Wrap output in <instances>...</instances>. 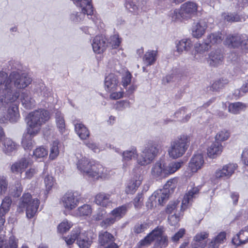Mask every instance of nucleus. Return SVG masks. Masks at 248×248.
Wrapping results in <instances>:
<instances>
[{
	"label": "nucleus",
	"mask_w": 248,
	"mask_h": 248,
	"mask_svg": "<svg viewBox=\"0 0 248 248\" xmlns=\"http://www.w3.org/2000/svg\"><path fill=\"white\" fill-rule=\"evenodd\" d=\"M190 142V137L186 134L181 135L171 141L168 151L170 156L176 159L182 156L187 150Z\"/></svg>",
	"instance_id": "nucleus-5"
},
{
	"label": "nucleus",
	"mask_w": 248,
	"mask_h": 248,
	"mask_svg": "<svg viewBox=\"0 0 248 248\" xmlns=\"http://www.w3.org/2000/svg\"><path fill=\"white\" fill-rule=\"evenodd\" d=\"M152 174L159 178H166L165 170V165H162L160 162H156L152 169Z\"/></svg>",
	"instance_id": "nucleus-34"
},
{
	"label": "nucleus",
	"mask_w": 248,
	"mask_h": 248,
	"mask_svg": "<svg viewBox=\"0 0 248 248\" xmlns=\"http://www.w3.org/2000/svg\"><path fill=\"white\" fill-rule=\"evenodd\" d=\"M72 225L69 223L67 220H64L58 226V231L60 233H63L71 228Z\"/></svg>",
	"instance_id": "nucleus-54"
},
{
	"label": "nucleus",
	"mask_w": 248,
	"mask_h": 248,
	"mask_svg": "<svg viewBox=\"0 0 248 248\" xmlns=\"http://www.w3.org/2000/svg\"><path fill=\"white\" fill-rule=\"evenodd\" d=\"M44 182L47 192L51 189L53 185V178L49 175L46 176L44 179Z\"/></svg>",
	"instance_id": "nucleus-61"
},
{
	"label": "nucleus",
	"mask_w": 248,
	"mask_h": 248,
	"mask_svg": "<svg viewBox=\"0 0 248 248\" xmlns=\"http://www.w3.org/2000/svg\"><path fill=\"white\" fill-rule=\"evenodd\" d=\"M203 156L202 154L194 155L188 163V169L193 173L200 170L204 164Z\"/></svg>",
	"instance_id": "nucleus-18"
},
{
	"label": "nucleus",
	"mask_w": 248,
	"mask_h": 248,
	"mask_svg": "<svg viewBox=\"0 0 248 248\" xmlns=\"http://www.w3.org/2000/svg\"><path fill=\"white\" fill-rule=\"evenodd\" d=\"M206 246V241H202L193 239V242L191 245L192 248H204Z\"/></svg>",
	"instance_id": "nucleus-62"
},
{
	"label": "nucleus",
	"mask_w": 248,
	"mask_h": 248,
	"mask_svg": "<svg viewBox=\"0 0 248 248\" xmlns=\"http://www.w3.org/2000/svg\"><path fill=\"white\" fill-rule=\"evenodd\" d=\"M93 208L90 204H84L78 208L76 214L80 217H90L92 215Z\"/></svg>",
	"instance_id": "nucleus-37"
},
{
	"label": "nucleus",
	"mask_w": 248,
	"mask_h": 248,
	"mask_svg": "<svg viewBox=\"0 0 248 248\" xmlns=\"http://www.w3.org/2000/svg\"><path fill=\"white\" fill-rule=\"evenodd\" d=\"M110 93L109 95V98L111 100H117L120 99L123 97L124 95V92L120 91V92H109Z\"/></svg>",
	"instance_id": "nucleus-63"
},
{
	"label": "nucleus",
	"mask_w": 248,
	"mask_h": 248,
	"mask_svg": "<svg viewBox=\"0 0 248 248\" xmlns=\"http://www.w3.org/2000/svg\"><path fill=\"white\" fill-rule=\"evenodd\" d=\"M154 241H155L154 245V248H166L168 246V237L165 233L163 226L155 227L140 240L139 245L149 247Z\"/></svg>",
	"instance_id": "nucleus-1"
},
{
	"label": "nucleus",
	"mask_w": 248,
	"mask_h": 248,
	"mask_svg": "<svg viewBox=\"0 0 248 248\" xmlns=\"http://www.w3.org/2000/svg\"><path fill=\"white\" fill-rule=\"evenodd\" d=\"M183 162L181 161H172L168 164V165H165V170L166 177L174 173L179 170L182 166Z\"/></svg>",
	"instance_id": "nucleus-31"
},
{
	"label": "nucleus",
	"mask_w": 248,
	"mask_h": 248,
	"mask_svg": "<svg viewBox=\"0 0 248 248\" xmlns=\"http://www.w3.org/2000/svg\"><path fill=\"white\" fill-rule=\"evenodd\" d=\"M135 155L138 156L136 149L133 151H124L123 153V160L124 162L128 161L131 160Z\"/></svg>",
	"instance_id": "nucleus-52"
},
{
	"label": "nucleus",
	"mask_w": 248,
	"mask_h": 248,
	"mask_svg": "<svg viewBox=\"0 0 248 248\" xmlns=\"http://www.w3.org/2000/svg\"><path fill=\"white\" fill-rule=\"evenodd\" d=\"M7 116L10 122H16L20 118L18 106L16 104L11 106L8 109Z\"/></svg>",
	"instance_id": "nucleus-32"
},
{
	"label": "nucleus",
	"mask_w": 248,
	"mask_h": 248,
	"mask_svg": "<svg viewBox=\"0 0 248 248\" xmlns=\"http://www.w3.org/2000/svg\"><path fill=\"white\" fill-rule=\"evenodd\" d=\"M143 200V195L142 193H138L133 200V204L136 208L140 207Z\"/></svg>",
	"instance_id": "nucleus-58"
},
{
	"label": "nucleus",
	"mask_w": 248,
	"mask_h": 248,
	"mask_svg": "<svg viewBox=\"0 0 248 248\" xmlns=\"http://www.w3.org/2000/svg\"><path fill=\"white\" fill-rule=\"evenodd\" d=\"M198 4L191 1H188L182 4L181 6V10L182 15L186 20L191 18L197 15L198 11Z\"/></svg>",
	"instance_id": "nucleus-13"
},
{
	"label": "nucleus",
	"mask_w": 248,
	"mask_h": 248,
	"mask_svg": "<svg viewBox=\"0 0 248 248\" xmlns=\"http://www.w3.org/2000/svg\"><path fill=\"white\" fill-rule=\"evenodd\" d=\"M79 234V229H73L71 231L70 234L68 235L66 237H64L63 239L65 240L67 245H72L75 242L76 240H78V238Z\"/></svg>",
	"instance_id": "nucleus-41"
},
{
	"label": "nucleus",
	"mask_w": 248,
	"mask_h": 248,
	"mask_svg": "<svg viewBox=\"0 0 248 248\" xmlns=\"http://www.w3.org/2000/svg\"><path fill=\"white\" fill-rule=\"evenodd\" d=\"M12 202V201L10 197H5L0 206V215L5 216L10 210Z\"/></svg>",
	"instance_id": "nucleus-39"
},
{
	"label": "nucleus",
	"mask_w": 248,
	"mask_h": 248,
	"mask_svg": "<svg viewBox=\"0 0 248 248\" xmlns=\"http://www.w3.org/2000/svg\"><path fill=\"white\" fill-rule=\"evenodd\" d=\"M128 211V206L126 204H123L114 208L109 213V215H112L116 221H119L123 218Z\"/></svg>",
	"instance_id": "nucleus-26"
},
{
	"label": "nucleus",
	"mask_w": 248,
	"mask_h": 248,
	"mask_svg": "<svg viewBox=\"0 0 248 248\" xmlns=\"http://www.w3.org/2000/svg\"><path fill=\"white\" fill-rule=\"evenodd\" d=\"M116 222V219H114L112 215H109V217L104 218L100 223V226L104 228L107 229L113 225Z\"/></svg>",
	"instance_id": "nucleus-48"
},
{
	"label": "nucleus",
	"mask_w": 248,
	"mask_h": 248,
	"mask_svg": "<svg viewBox=\"0 0 248 248\" xmlns=\"http://www.w3.org/2000/svg\"><path fill=\"white\" fill-rule=\"evenodd\" d=\"M176 45L177 51L182 53L189 50L193 46V43L190 39L183 38L176 43Z\"/></svg>",
	"instance_id": "nucleus-30"
},
{
	"label": "nucleus",
	"mask_w": 248,
	"mask_h": 248,
	"mask_svg": "<svg viewBox=\"0 0 248 248\" xmlns=\"http://www.w3.org/2000/svg\"><path fill=\"white\" fill-rule=\"evenodd\" d=\"M92 46L96 54H101L106 51L108 46V40L102 35H96L93 41Z\"/></svg>",
	"instance_id": "nucleus-14"
},
{
	"label": "nucleus",
	"mask_w": 248,
	"mask_h": 248,
	"mask_svg": "<svg viewBox=\"0 0 248 248\" xmlns=\"http://www.w3.org/2000/svg\"><path fill=\"white\" fill-rule=\"evenodd\" d=\"M21 101L23 107L27 109H31L35 105V100L26 93H22Z\"/></svg>",
	"instance_id": "nucleus-36"
},
{
	"label": "nucleus",
	"mask_w": 248,
	"mask_h": 248,
	"mask_svg": "<svg viewBox=\"0 0 248 248\" xmlns=\"http://www.w3.org/2000/svg\"><path fill=\"white\" fill-rule=\"evenodd\" d=\"M18 239L14 235L10 236L8 239H4L0 236V248H18Z\"/></svg>",
	"instance_id": "nucleus-25"
},
{
	"label": "nucleus",
	"mask_w": 248,
	"mask_h": 248,
	"mask_svg": "<svg viewBox=\"0 0 248 248\" xmlns=\"http://www.w3.org/2000/svg\"><path fill=\"white\" fill-rule=\"evenodd\" d=\"M74 125L75 131L81 140H86L89 137L90 131L84 124L79 123Z\"/></svg>",
	"instance_id": "nucleus-33"
},
{
	"label": "nucleus",
	"mask_w": 248,
	"mask_h": 248,
	"mask_svg": "<svg viewBox=\"0 0 248 248\" xmlns=\"http://www.w3.org/2000/svg\"><path fill=\"white\" fill-rule=\"evenodd\" d=\"M2 150L6 155H10L17 149V145L9 138H4L2 141Z\"/></svg>",
	"instance_id": "nucleus-27"
},
{
	"label": "nucleus",
	"mask_w": 248,
	"mask_h": 248,
	"mask_svg": "<svg viewBox=\"0 0 248 248\" xmlns=\"http://www.w3.org/2000/svg\"><path fill=\"white\" fill-rule=\"evenodd\" d=\"M40 204L39 200L32 199L31 193L25 192L19 200L17 210L19 213L23 212L25 210L27 217L31 219L36 215Z\"/></svg>",
	"instance_id": "nucleus-4"
},
{
	"label": "nucleus",
	"mask_w": 248,
	"mask_h": 248,
	"mask_svg": "<svg viewBox=\"0 0 248 248\" xmlns=\"http://www.w3.org/2000/svg\"><path fill=\"white\" fill-rule=\"evenodd\" d=\"M186 232L184 228H181L171 237V241L175 243L178 242L186 234Z\"/></svg>",
	"instance_id": "nucleus-57"
},
{
	"label": "nucleus",
	"mask_w": 248,
	"mask_h": 248,
	"mask_svg": "<svg viewBox=\"0 0 248 248\" xmlns=\"http://www.w3.org/2000/svg\"><path fill=\"white\" fill-rule=\"evenodd\" d=\"M111 195L104 192L97 193L94 197L95 203L100 206L107 207L112 203L110 200Z\"/></svg>",
	"instance_id": "nucleus-22"
},
{
	"label": "nucleus",
	"mask_w": 248,
	"mask_h": 248,
	"mask_svg": "<svg viewBox=\"0 0 248 248\" xmlns=\"http://www.w3.org/2000/svg\"><path fill=\"white\" fill-rule=\"evenodd\" d=\"M56 122L59 132L62 134H63L65 131V121L63 117L61 115H57L56 117Z\"/></svg>",
	"instance_id": "nucleus-47"
},
{
	"label": "nucleus",
	"mask_w": 248,
	"mask_h": 248,
	"mask_svg": "<svg viewBox=\"0 0 248 248\" xmlns=\"http://www.w3.org/2000/svg\"><path fill=\"white\" fill-rule=\"evenodd\" d=\"M23 191V187L20 181H17L15 184L13 189V196L15 198H18Z\"/></svg>",
	"instance_id": "nucleus-55"
},
{
	"label": "nucleus",
	"mask_w": 248,
	"mask_h": 248,
	"mask_svg": "<svg viewBox=\"0 0 248 248\" xmlns=\"http://www.w3.org/2000/svg\"><path fill=\"white\" fill-rule=\"evenodd\" d=\"M8 182L6 177L0 175V195L4 194L7 191Z\"/></svg>",
	"instance_id": "nucleus-53"
},
{
	"label": "nucleus",
	"mask_w": 248,
	"mask_h": 248,
	"mask_svg": "<svg viewBox=\"0 0 248 248\" xmlns=\"http://www.w3.org/2000/svg\"><path fill=\"white\" fill-rule=\"evenodd\" d=\"M115 241L114 236L107 231L102 230L99 232L98 242L103 248H119Z\"/></svg>",
	"instance_id": "nucleus-8"
},
{
	"label": "nucleus",
	"mask_w": 248,
	"mask_h": 248,
	"mask_svg": "<svg viewBox=\"0 0 248 248\" xmlns=\"http://www.w3.org/2000/svg\"><path fill=\"white\" fill-rule=\"evenodd\" d=\"M140 177V175L138 176H136V178H133L128 182L125 188V192L127 194H133L136 192L141 184L142 179Z\"/></svg>",
	"instance_id": "nucleus-23"
},
{
	"label": "nucleus",
	"mask_w": 248,
	"mask_h": 248,
	"mask_svg": "<svg viewBox=\"0 0 248 248\" xmlns=\"http://www.w3.org/2000/svg\"><path fill=\"white\" fill-rule=\"evenodd\" d=\"M179 204V201L177 200L170 202L165 209L166 213L168 214H172L176 210Z\"/></svg>",
	"instance_id": "nucleus-51"
},
{
	"label": "nucleus",
	"mask_w": 248,
	"mask_h": 248,
	"mask_svg": "<svg viewBox=\"0 0 248 248\" xmlns=\"http://www.w3.org/2000/svg\"><path fill=\"white\" fill-rule=\"evenodd\" d=\"M77 165L78 170L81 173L90 178L97 180L104 176L105 168L94 160L82 157L78 160Z\"/></svg>",
	"instance_id": "nucleus-2"
},
{
	"label": "nucleus",
	"mask_w": 248,
	"mask_h": 248,
	"mask_svg": "<svg viewBox=\"0 0 248 248\" xmlns=\"http://www.w3.org/2000/svg\"><path fill=\"white\" fill-rule=\"evenodd\" d=\"M248 242V226L242 228L239 232L235 235L232 243L236 246H239Z\"/></svg>",
	"instance_id": "nucleus-19"
},
{
	"label": "nucleus",
	"mask_w": 248,
	"mask_h": 248,
	"mask_svg": "<svg viewBox=\"0 0 248 248\" xmlns=\"http://www.w3.org/2000/svg\"><path fill=\"white\" fill-rule=\"evenodd\" d=\"M158 150V145L155 143L147 144L140 156L137 159L138 164L145 166L151 163L156 156Z\"/></svg>",
	"instance_id": "nucleus-6"
},
{
	"label": "nucleus",
	"mask_w": 248,
	"mask_h": 248,
	"mask_svg": "<svg viewBox=\"0 0 248 248\" xmlns=\"http://www.w3.org/2000/svg\"><path fill=\"white\" fill-rule=\"evenodd\" d=\"M132 76L129 71L125 72L122 78V84L124 87L126 88L131 82Z\"/></svg>",
	"instance_id": "nucleus-56"
},
{
	"label": "nucleus",
	"mask_w": 248,
	"mask_h": 248,
	"mask_svg": "<svg viewBox=\"0 0 248 248\" xmlns=\"http://www.w3.org/2000/svg\"><path fill=\"white\" fill-rule=\"evenodd\" d=\"M50 114L47 110L40 108L30 112L27 117V127L32 132L39 133L42 125L50 119Z\"/></svg>",
	"instance_id": "nucleus-3"
},
{
	"label": "nucleus",
	"mask_w": 248,
	"mask_h": 248,
	"mask_svg": "<svg viewBox=\"0 0 248 248\" xmlns=\"http://www.w3.org/2000/svg\"><path fill=\"white\" fill-rule=\"evenodd\" d=\"M223 60L222 54L220 51L216 50L210 53L208 62L209 64L213 66H217L222 63Z\"/></svg>",
	"instance_id": "nucleus-28"
},
{
	"label": "nucleus",
	"mask_w": 248,
	"mask_h": 248,
	"mask_svg": "<svg viewBox=\"0 0 248 248\" xmlns=\"http://www.w3.org/2000/svg\"><path fill=\"white\" fill-rule=\"evenodd\" d=\"M32 131L29 130V128L27 127V132L23 134L21 145L25 150H31L33 147V137L36 136L38 133L32 132Z\"/></svg>",
	"instance_id": "nucleus-21"
},
{
	"label": "nucleus",
	"mask_w": 248,
	"mask_h": 248,
	"mask_svg": "<svg viewBox=\"0 0 248 248\" xmlns=\"http://www.w3.org/2000/svg\"><path fill=\"white\" fill-rule=\"evenodd\" d=\"M206 28L205 25H202L200 23H197L192 27V34L193 36L197 38H201L204 34Z\"/></svg>",
	"instance_id": "nucleus-38"
},
{
	"label": "nucleus",
	"mask_w": 248,
	"mask_h": 248,
	"mask_svg": "<svg viewBox=\"0 0 248 248\" xmlns=\"http://www.w3.org/2000/svg\"><path fill=\"white\" fill-rule=\"evenodd\" d=\"M244 38L243 35L239 33L229 34L226 38L224 44L231 48L241 47L244 41Z\"/></svg>",
	"instance_id": "nucleus-15"
},
{
	"label": "nucleus",
	"mask_w": 248,
	"mask_h": 248,
	"mask_svg": "<svg viewBox=\"0 0 248 248\" xmlns=\"http://www.w3.org/2000/svg\"><path fill=\"white\" fill-rule=\"evenodd\" d=\"M183 215L184 212L183 213L180 211L178 215L174 214V215L169 216L168 218L169 224L171 226L175 227L179 226L180 217H182Z\"/></svg>",
	"instance_id": "nucleus-46"
},
{
	"label": "nucleus",
	"mask_w": 248,
	"mask_h": 248,
	"mask_svg": "<svg viewBox=\"0 0 248 248\" xmlns=\"http://www.w3.org/2000/svg\"><path fill=\"white\" fill-rule=\"evenodd\" d=\"M223 39L224 36L221 32L211 33L207 36L205 42L196 44L195 50L197 53H202L210 48L212 45L221 43Z\"/></svg>",
	"instance_id": "nucleus-7"
},
{
	"label": "nucleus",
	"mask_w": 248,
	"mask_h": 248,
	"mask_svg": "<svg viewBox=\"0 0 248 248\" xmlns=\"http://www.w3.org/2000/svg\"><path fill=\"white\" fill-rule=\"evenodd\" d=\"M150 227V224L148 222L143 221L137 222L133 228V232L135 234H139L144 232Z\"/></svg>",
	"instance_id": "nucleus-40"
},
{
	"label": "nucleus",
	"mask_w": 248,
	"mask_h": 248,
	"mask_svg": "<svg viewBox=\"0 0 248 248\" xmlns=\"http://www.w3.org/2000/svg\"><path fill=\"white\" fill-rule=\"evenodd\" d=\"M226 240V232H221L212 239L209 244L207 248H218L219 246L223 244Z\"/></svg>",
	"instance_id": "nucleus-29"
},
{
	"label": "nucleus",
	"mask_w": 248,
	"mask_h": 248,
	"mask_svg": "<svg viewBox=\"0 0 248 248\" xmlns=\"http://www.w3.org/2000/svg\"><path fill=\"white\" fill-rule=\"evenodd\" d=\"M200 189L198 187H193L187 192L186 193L181 205V211L183 213L188 208L199 193Z\"/></svg>",
	"instance_id": "nucleus-10"
},
{
	"label": "nucleus",
	"mask_w": 248,
	"mask_h": 248,
	"mask_svg": "<svg viewBox=\"0 0 248 248\" xmlns=\"http://www.w3.org/2000/svg\"><path fill=\"white\" fill-rule=\"evenodd\" d=\"M237 167V165L234 163L225 165L221 169L215 171L214 176L217 179H228L234 173Z\"/></svg>",
	"instance_id": "nucleus-12"
},
{
	"label": "nucleus",
	"mask_w": 248,
	"mask_h": 248,
	"mask_svg": "<svg viewBox=\"0 0 248 248\" xmlns=\"http://www.w3.org/2000/svg\"><path fill=\"white\" fill-rule=\"evenodd\" d=\"M119 85L118 78L114 74H110L105 79V89L107 92L116 91Z\"/></svg>",
	"instance_id": "nucleus-20"
},
{
	"label": "nucleus",
	"mask_w": 248,
	"mask_h": 248,
	"mask_svg": "<svg viewBox=\"0 0 248 248\" xmlns=\"http://www.w3.org/2000/svg\"><path fill=\"white\" fill-rule=\"evenodd\" d=\"M245 104L241 102H235L231 103L229 105L228 109L229 112L233 114H238L240 111L246 108Z\"/></svg>",
	"instance_id": "nucleus-42"
},
{
	"label": "nucleus",
	"mask_w": 248,
	"mask_h": 248,
	"mask_svg": "<svg viewBox=\"0 0 248 248\" xmlns=\"http://www.w3.org/2000/svg\"><path fill=\"white\" fill-rule=\"evenodd\" d=\"M230 136V133L228 130L224 129L219 131L215 137V141H224L227 140Z\"/></svg>",
	"instance_id": "nucleus-49"
},
{
	"label": "nucleus",
	"mask_w": 248,
	"mask_h": 248,
	"mask_svg": "<svg viewBox=\"0 0 248 248\" xmlns=\"http://www.w3.org/2000/svg\"><path fill=\"white\" fill-rule=\"evenodd\" d=\"M60 142L58 140H54L52 142V147L49 154V158L51 160L55 159L59 154V149L58 145Z\"/></svg>",
	"instance_id": "nucleus-45"
},
{
	"label": "nucleus",
	"mask_w": 248,
	"mask_h": 248,
	"mask_svg": "<svg viewBox=\"0 0 248 248\" xmlns=\"http://www.w3.org/2000/svg\"><path fill=\"white\" fill-rule=\"evenodd\" d=\"M122 42V38L119 35L115 34L110 37V42L109 44L111 45L112 49H117L120 46Z\"/></svg>",
	"instance_id": "nucleus-50"
},
{
	"label": "nucleus",
	"mask_w": 248,
	"mask_h": 248,
	"mask_svg": "<svg viewBox=\"0 0 248 248\" xmlns=\"http://www.w3.org/2000/svg\"><path fill=\"white\" fill-rule=\"evenodd\" d=\"M94 234L92 232H84L78 235L77 244L80 248H89L93 243Z\"/></svg>",
	"instance_id": "nucleus-17"
},
{
	"label": "nucleus",
	"mask_w": 248,
	"mask_h": 248,
	"mask_svg": "<svg viewBox=\"0 0 248 248\" xmlns=\"http://www.w3.org/2000/svg\"><path fill=\"white\" fill-rule=\"evenodd\" d=\"M182 12L180 9H175L172 11H171L170 15L169 17L171 19V21L173 22H182L183 20L185 19L184 16L182 15Z\"/></svg>",
	"instance_id": "nucleus-43"
},
{
	"label": "nucleus",
	"mask_w": 248,
	"mask_h": 248,
	"mask_svg": "<svg viewBox=\"0 0 248 248\" xmlns=\"http://www.w3.org/2000/svg\"><path fill=\"white\" fill-rule=\"evenodd\" d=\"M223 147L221 143L215 141L207 149V155L210 158H215L222 152Z\"/></svg>",
	"instance_id": "nucleus-24"
},
{
	"label": "nucleus",
	"mask_w": 248,
	"mask_h": 248,
	"mask_svg": "<svg viewBox=\"0 0 248 248\" xmlns=\"http://www.w3.org/2000/svg\"><path fill=\"white\" fill-rule=\"evenodd\" d=\"M168 197L169 194L164 190L161 189L157 190L149 197L146 205L148 208L152 209L156 205V200L158 201V204L162 205Z\"/></svg>",
	"instance_id": "nucleus-11"
},
{
	"label": "nucleus",
	"mask_w": 248,
	"mask_h": 248,
	"mask_svg": "<svg viewBox=\"0 0 248 248\" xmlns=\"http://www.w3.org/2000/svg\"><path fill=\"white\" fill-rule=\"evenodd\" d=\"M48 150L43 146L36 148L33 153V156L36 159L46 157L48 155Z\"/></svg>",
	"instance_id": "nucleus-44"
},
{
	"label": "nucleus",
	"mask_w": 248,
	"mask_h": 248,
	"mask_svg": "<svg viewBox=\"0 0 248 248\" xmlns=\"http://www.w3.org/2000/svg\"><path fill=\"white\" fill-rule=\"evenodd\" d=\"M224 18L228 22H238L241 20L240 16L237 14H228L224 16Z\"/></svg>",
	"instance_id": "nucleus-59"
},
{
	"label": "nucleus",
	"mask_w": 248,
	"mask_h": 248,
	"mask_svg": "<svg viewBox=\"0 0 248 248\" xmlns=\"http://www.w3.org/2000/svg\"><path fill=\"white\" fill-rule=\"evenodd\" d=\"M30 164V160L26 157H22L14 162L11 166V171L12 173L21 176L22 173L27 169Z\"/></svg>",
	"instance_id": "nucleus-16"
},
{
	"label": "nucleus",
	"mask_w": 248,
	"mask_h": 248,
	"mask_svg": "<svg viewBox=\"0 0 248 248\" xmlns=\"http://www.w3.org/2000/svg\"><path fill=\"white\" fill-rule=\"evenodd\" d=\"M60 203L66 211H71L78 206L79 200L74 192H67L62 197Z\"/></svg>",
	"instance_id": "nucleus-9"
},
{
	"label": "nucleus",
	"mask_w": 248,
	"mask_h": 248,
	"mask_svg": "<svg viewBox=\"0 0 248 248\" xmlns=\"http://www.w3.org/2000/svg\"><path fill=\"white\" fill-rule=\"evenodd\" d=\"M157 52L155 50H148L143 57V61L147 66L153 64L156 60Z\"/></svg>",
	"instance_id": "nucleus-35"
},
{
	"label": "nucleus",
	"mask_w": 248,
	"mask_h": 248,
	"mask_svg": "<svg viewBox=\"0 0 248 248\" xmlns=\"http://www.w3.org/2000/svg\"><path fill=\"white\" fill-rule=\"evenodd\" d=\"M178 177H174L169 180L166 184V186L170 189H173L176 187L178 183Z\"/></svg>",
	"instance_id": "nucleus-60"
},
{
	"label": "nucleus",
	"mask_w": 248,
	"mask_h": 248,
	"mask_svg": "<svg viewBox=\"0 0 248 248\" xmlns=\"http://www.w3.org/2000/svg\"><path fill=\"white\" fill-rule=\"evenodd\" d=\"M129 102L125 100L117 101L115 104V108L118 110H122L129 106Z\"/></svg>",
	"instance_id": "nucleus-64"
}]
</instances>
